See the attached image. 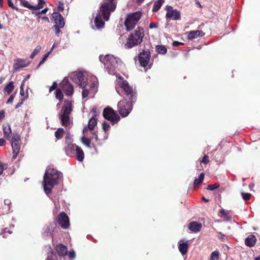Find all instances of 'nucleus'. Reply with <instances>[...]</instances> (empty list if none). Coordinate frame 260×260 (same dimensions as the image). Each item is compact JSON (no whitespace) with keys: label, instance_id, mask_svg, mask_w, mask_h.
<instances>
[{"label":"nucleus","instance_id":"nucleus-1","mask_svg":"<svg viewBox=\"0 0 260 260\" xmlns=\"http://www.w3.org/2000/svg\"><path fill=\"white\" fill-rule=\"evenodd\" d=\"M100 61L104 63L105 69L108 74L116 75L118 79L117 83L123 90L125 96L123 100L119 101L117 104L118 110L122 117L127 116L133 108V103L136 101V92L134 88L131 87L128 82L123 80V78L116 74L120 69L122 62L121 60L113 55H107L100 56Z\"/></svg>","mask_w":260,"mask_h":260},{"label":"nucleus","instance_id":"nucleus-2","mask_svg":"<svg viewBox=\"0 0 260 260\" xmlns=\"http://www.w3.org/2000/svg\"><path fill=\"white\" fill-rule=\"evenodd\" d=\"M62 180V173L52 166H48L46 170L42 182L46 194L49 197L53 187L61 182Z\"/></svg>","mask_w":260,"mask_h":260},{"label":"nucleus","instance_id":"nucleus-3","mask_svg":"<svg viewBox=\"0 0 260 260\" xmlns=\"http://www.w3.org/2000/svg\"><path fill=\"white\" fill-rule=\"evenodd\" d=\"M116 7V2L115 0H104L100 10L96 14L94 18V24L96 28L103 27L105 23L102 19L103 18L107 21L109 20L111 12H113Z\"/></svg>","mask_w":260,"mask_h":260},{"label":"nucleus","instance_id":"nucleus-4","mask_svg":"<svg viewBox=\"0 0 260 260\" xmlns=\"http://www.w3.org/2000/svg\"><path fill=\"white\" fill-rule=\"evenodd\" d=\"M144 36V30L142 28L138 27L135 32L129 36L124 45L125 48L130 49L140 44L143 41Z\"/></svg>","mask_w":260,"mask_h":260},{"label":"nucleus","instance_id":"nucleus-5","mask_svg":"<svg viewBox=\"0 0 260 260\" xmlns=\"http://www.w3.org/2000/svg\"><path fill=\"white\" fill-rule=\"evenodd\" d=\"M72 110V103L68 100L64 101L63 108L61 111L60 118L62 125L68 126L70 124L69 115Z\"/></svg>","mask_w":260,"mask_h":260},{"label":"nucleus","instance_id":"nucleus-6","mask_svg":"<svg viewBox=\"0 0 260 260\" xmlns=\"http://www.w3.org/2000/svg\"><path fill=\"white\" fill-rule=\"evenodd\" d=\"M142 16L141 11H137L127 15L124 21L126 29L129 31L133 29Z\"/></svg>","mask_w":260,"mask_h":260},{"label":"nucleus","instance_id":"nucleus-7","mask_svg":"<svg viewBox=\"0 0 260 260\" xmlns=\"http://www.w3.org/2000/svg\"><path fill=\"white\" fill-rule=\"evenodd\" d=\"M71 78L80 87L82 88L86 87L87 81L83 72L80 71L73 73L71 75Z\"/></svg>","mask_w":260,"mask_h":260},{"label":"nucleus","instance_id":"nucleus-8","mask_svg":"<svg viewBox=\"0 0 260 260\" xmlns=\"http://www.w3.org/2000/svg\"><path fill=\"white\" fill-rule=\"evenodd\" d=\"M103 116L105 118L113 122H117L119 121V116L111 108H106L103 111Z\"/></svg>","mask_w":260,"mask_h":260},{"label":"nucleus","instance_id":"nucleus-9","mask_svg":"<svg viewBox=\"0 0 260 260\" xmlns=\"http://www.w3.org/2000/svg\"><path fill=\"white\" fill-rule=\"evenodd\" d=\"M166 17L167 19L177 20L180 19V13L176 9H173L171 6H167Z\"/></svg>","mask_w":260,"mask_h":260},{"label":"nucleus","instance_id":"nucleus-10","mask_svg":"<svg viewBox=\"0 0 260 260\" xmlns=\"http://www.w3.org/2000/svg\"><path fill=\"white\" fill-rule=\"evenodd\" d=\"M57 222L62 229H67L70 226L69 217L64 212H61L59 214Z\"/></svg>","mask_w":260,"mask_h":260},{"label":"nucleus","instance_id":"nucleus-11","mask_svg":"<svg viewBox=\"0 0 260 260\" xmlns=\"http://www.w3.org/2000/svg\"><path fill=\"white\" fill-rule=\"evenodd\" d=\"M150 52L148 51H144L139 54V61L142 67H146L150 59Z\"/></svg>","mask_w":260,"mask_h":260},{"label":"nucleus","instance_id":"nucleus-12","mask_svg":"<svg viewBox=\"0 0 260 260\" xmlns=\"http://www.w3.org/2000/svg\"><path fill=\"white\" fill-rule=\"evenodd\" d=\"M62 89L67 95H72L74 92L73 86L69 83L67 79H64L61 82Z\"/></svg>","mask_w":260,"mask_h":260},{"label":"nucleus","instance_id":"nucleus-13","mask_svg":"<svg viewBox=\"0 0 260 260\" xmlns=\"http://www.w3.org/2000/svg\"><path fill=\"white\" fill-rule=\"evenodd\" d=\"M30 61L27 59L17 58L14 60L13 68L14 70L18 71L21 68L27 67Z\"/></svg>","mask_w":260,"mask_h":260},{"label":"nucleus","instance_id":"nucleus-14","mask_svg":"<svg viewBox=\"0 0 260 260\" xmlns=\"http://www.w3.org/2000/svg\"><path fill=\"white\" fill-rule=\"evenodd\" d=\"M52 17L55 23L54 26H60L63 27L64 26V22L62 15L58 12H53L52 14Z\"/></svg>","mask_w":260,"mask_h":260},{"label":"nucleus","instance_id":"nucleus-15","mask_svg":"<svg viewBox=\"0 0 260 260\" xmlns=\"http://www.w3.org/2000/svg\"><path fill=\"white\" fill-rule=\"evenodd\" d=\"M79 146L74 144H68L66 147L65 151L67 155L69 156H72L75 154V152Z\"/></svg>","mask_w":260,"mask_h":260},{"label":"nucleus","instance_id":"nucleus-16","mask_svg":"<svg viewBox=\"0 0 260 260\" xmlns=\"http://www.w3.org/2000/svg\"><path fill=\"white\" fill-rule=\"evenodd\" d=\"M83 134L84 136L81 138V141L82 143L85 145L86 147L89 148L90 144V139L87 136L89 135V133H88V129L87 127H84L83 130Z\"/></svg>","mask_w":260,"mask_h":260},{"label":"nucleus","instance_id":"nucleus-17","mask_svg":"<svg viewBox=\"0 0 260 260\" xmlns=\"http://www.w3.org/2000/svg\"><path fill=\"white\" fill-rule=\"evenodd\" d=\"M205 33L202 31L200 30H192L188 32L187 39L193 40L198 38L200 36H203Z\"/></svg>","mask_w":260,"mask_h":260},{"label":"nucleus","instance_id":"nucleus-18","mask_svg":"<svg viewBox=\"0 0 260 260\" xmlns=\"http://www.w3.org/2000/svg\"><path fill=\"white\" fill-rule=\"evenodd\" d=\"M55 249L60 256H64L67 254V247L62 244L57 245Z\"/></svg>","mask_w":260,"mask_h":260},{"label":"nucleus","instance_id":"nucleus-19","mask_svg":"<svg viewBox=\"0 0 260 260\" xmlns=\"http://www.w3.org/2000/svg\"><path fill=\"white\" fill-rule=\"evenodd\" d=\"M202 228V224L197 222L193 221L188 224L189 230L194 233L200 231Z\"/></svg>","mask_w":260,"mask_h":260},{"label":"nucleus","instance_id":"nucleus-20","mask_svg":"<svg viewBox=\"0 0 260 260\" xmlns=\"http://www.w3.org/2000/svg\"><path fill=\"white\" fill-rule=\"evenodd\" d=\"M97 124V118L91 117L89 120L88 126L86 127L88 129V133H93L94 127Z\"/></svg>","mask_w":260,"mask_h":260},{"label":"nucleus","instance_id":"nucleus-21","mask_svg":"<svg viewBox=\"0 0 260 260\" xmlns=\"http://www.w3.org/2000/svg\"><path fill=\"white\" fill-rule=\"evenodd\" d=\"M188 247V245L187 241L185 242H182L181 241H180L178 242V249L182 255H185L187 253Z\"/></svg>","mask_w":260,"mask_h":260},{"label":"nucleus","instance_id":"nucleus-22","mask_svg":"<svg viewBox=\"0 0 260 260\" xmlns=\"http://www.w3.org/2000/svg\"><path fill=\"white\" fill-rule=\"evenodd\" d=\"M11 146L12 147L13 153L12 159H15L16 158L18 154L19 153L20 149V143H18V142L12 143Z\"/></svg>","mask_w":260,"mask_h":260},{"label":"nucleus","instance_id":"nucleus-23","mask_svg":"<svg viewBox=\"0 0 260 260\" xmlns=\"http://www.w3.org/2000/svg\"><path fill=\"white\" fill-rule=\"evenodd\" d=\"M256 242V238L253 235H250L247 237L245 240L246 245L249 247H252L254 245Z\"/></svg>","mask_w":260,"mask_h":260},{"label":"nucleus","instance_id":"nucleus-24","mask_svg":"<svg viewBox=\"0 0 260 260\" xmlns=\"http://www.w3.org/2000/svg\"><path fill=\"white\" fill-rule=\"evenodd\" d=\"M3 132L4 137L7 140H10L11 129L10 126L9 124H6L3 126Z\"/></svg>","mask_w":260,"mask_h":260},{"label":"nucleus","instance_id":"nucleus-25","mask_svg":"<svg viewBox=\"0 0 260 260\" xmlns=\"http://www.w3.org/2000/svg\"><path fill=\"white\" fill-rule=\"evenodd\" d=\"M219 213L221 214L220 216L223 218L224 220L226 221H230L231 220L232 217L229 215V211H225L223 209H222L220 210Z\"/></svg>","mask_w":260,"mask_h":260},{"label":"nucleus","instance_id":"nucleus-26","mask_svg":"<svg viewBox=\"0 0 260 260\" xmlns=\"http://www.w3.org/2000/svg\"><path fill=\"white\" fill-rule=\"evenodd\" d=\"M75 154L76 155V158L79 161H82L84 158V153L82 149L80 147L77 148Z\"/></svg>","mask_w":260,"mask_h":260},{"label":"nucleus","instance_id":"nucleus-27","mask_svg":"<svg viewBox=\"0 0 260 260\" xmlns=\"http://www.w3.org/2000/svg\"><path fill=\"white\" fill-rule=\"evenodd\" d=\"M99 83L98 80L95 77L92 79V84L90 86V90L93 93V95H94L95 92L97 91L98 88Z\"/></svg>","mask_w":260,"mask_h":260},{"label":"nucleus","instance_id":"nucleus-28","mask_svg":"<svg viewBox=\"0 0 260 260\" xmlns=\"http://www.w3.org/2000/svg\"><path fill=\"white\" fill-rule=\"evenodd\" d=\"M14 86L12 81L10 82L4 88V92L10 94L14 90Z\"/></svg>","mask_w":260,"mask_h":260},{"label":"nucleus","instance_id":"nucleus-29","mask_svg":"<svg viewBox=\"0 0 260 260\" xmlns=\"http://www.w3.org/2000/svg\"><path fill=\"white\" fill-rule=\"evenodd\" d=\"M165 2V0H158L154 3L152 11L154 12H157Z\"/></svg>","mask_w":260,"mask_h":260},{"label":"nucleus","instance_id":"nucleus-30","mask_svg":"<svg viewBox=\"0 0 260 260\" xmlns=\"http://www.w3.org/2000/svg\"><path fill=\"white\" fill-rule=\"evenodd\" d=\"M54 223H50L44 228L45 233L46 236L50 235L54 229Z\"/></svg>","mask_w":260,"mask_h":260},{"label":"nucleus","instance_id":"nucleus-31","mask_svg":"<svg viewBox=\"0 0 260 260\" xmlns=\"http://www.w3.org/2000/svg\"><path fill=\"white\" fill-rule=\"evenodd\" d=\"M204 173H202L200 174V175L199 176L198 178L195 179L194 181V187L197 186L201 184L204 180Z\"/></svg>","mask_w":260,"mask_h":260},{"label":"nucleus","instance_id":"nucleus-32","mask_svg":"<svg viewBox=\"0 0 260 260\" xmlns=\"http://www.w3.org/2000/svg\"><path fill=\"white\" fill-rule=\"evenodd\" d=\"M156 51L161 54H165L167 53V48L164 46L157 45L156 46Z\"/></svg>","mask_w":260,"mask_h":260},{"label":"nucleus","instance_id":"nucleus-33","mask_svg":"<svg viewBox=\"0 0 260 260\" xmlns=\"http://www.w3.org/2000/svg\"><path fill=\"white\" fill-rule=\"evenodd\" d=\"M64 129L63 128H59L55 132V136L57 139H59L62 137Z\"/></svg>","mask_w":260,"mask_h":260},{"label":"nucleus","instance_id":"nucleus-34","mask_svg":"<svg viewBox=\"0 0 260 260\" xmlns=\"http://www.w3.org/2000/svg\"><path fill=\"white\" fill-rule=\"evenodd\" d=\"M82 89H83V91L82 92V96L83 99L87 98L88 96V95H89V94L91 95L92 97L94 95H93V93L91 92V90H90V92H89L88 89L85 88V87L84 88H82Z\"/></svg>","mask_w":260,"mask_h":260},{"label":"nucleus","instance_id":"nucleus-35","mask_svg":"<svg viewBox=\"0 0 260 260\" xmlns=\"http://www.w3.org/2000/svg\"><path fill=\"white\" fill-rule=\"evenodd\" d=\"M219 253L218 251L215 250L211 254L210 260H218Z\"/></svg>","mask_w":260,"mask_h":260},{"label":"nucleus","instance_id":"nucleus-36","mask_svg":"<svg viewBox=\"0 0 260 260\" xmlns=\"http://www.w3.org/2000/svg\"><path fill=\"white\" fill-rule=\"evenodd\" d=\"M10 140L11 143H17V142L20 143V136L18 134H14V135H13L12 138L11 139L10 138Z\"/></svg>","mask_w":260,"mask_h":260},{"label":"nucleus","instance_id":"nucleus-37","mask_svg":"<svg viewBox=\"0 0 260 260\" xmlns=\"http://www.w3.org/2000/svg\"><path fill=\"white\" fill-rule=\"evenodd\" d=\"M45 3V0H39L38 4L34 6V10H39L43 7V4Z\"/></svg>","mask_w":260,"mask_h":260},{"label":"nucleus","instance_id":"nucleus-38","mask_svg":"<svg viewBox=\"0 0 260 260\" xmlns=\"http://www.w3.org/2000/svg\"><path fill=\"white\" fill-rule=\"evenodd\" d=\"M55 97L57 99L61 101L63 97V93L60 89H57L55 91Z\"/></svg>","mask_w":260,"mask_h":260},{"label":"nucleus","instance_id":"nucleus-39","mask_svg":"<svg viewBox=\"0 0 260 260\" xmlns=\"http://www.w3.org/2000/svg\"><path fill=\"white\" fill-rule=\"evenodd\" d=\"M20 3L24 7L28 8L30 10H34V6L30 5L29 3H28V2L25 0H22L20 2Z\"/></svg>","mask_w":260,"mask_h":260},{"label":"nucleus","instance_id":"nucleus-40","mask_svg":"<svg viewBox=\"0 0 260 260\" xmlns=\"http://www.w3.org/2000/svg\"><path fill=\"white\" fill-rule=\"evenodd\" d=\"M41 50V47L39 45L37 46L33 51L32 53L30 56V57L32 59L38 53L40 52Z\"/></svg>","mask_w":260,"mask_h":260},{"label":"nucleus","instance_id":"nucleus-41","mask_svg":"<svg viewBox=\"0 0 260 260\" xmlns=\"http://www.w3.org/2000/svg\"><path fill=\"white\" fill-rule=\"evenodd\" d=\"M50 54V52H48L44 55L43 58L40 61L38 67H37V69H38L40 66H41L42 64L44 63V62L46 60L47 58L48 57Z\"/></svg>","mask_w":260,"mask_h":260},{"label":"nucleus","instance_id":"nucleus-42","mask_svg":"<svg viewBox=\"0 0 260 260\" xmlns=\"http://www.w3.org/2000/svg\"><path fill=\"white\" fill-rule=\"evenodd\" d=\"M100 113V112L98 111L97 108L96 107H93L91 110L90 114H91V117H95L98 115Z\"/></svg>","mask_w":260,"mask_h":260},{"label":"nucleus","instance_id":"nucleus-43","mask_svg":"<svg viewBox=\"0 0 260 260\" xmlns=\"http://www.w3.org/2000/svg\"><path fill=\"white\" fill-rule=\"evenodd\" d=\"M219 185L217 183L214 184L209 185L207 187V189L210 190H214L219 187Z\"/></svg>","mask_w":260,"mask_h":260},{"label":"nucleus","instance_id":"nucleus-44","mask_svg":"<svg viewBox=\"0 0 260 260\" xmlns=\"http://www.w3.org/2000/svg\"><path fill=\"white\" fill-rule=\"evenodd\" d=\"M241 195H242L243 199L245 201L249 200L251 196L250 193H245V192H242Z\"/></svg>","mask_w":260,"mask_h":260},{"label":"nucleus","instance_id":"nucleus-45","mask_svg":"<svg viewBox=\"0 0 260 260\" xmlns=\"http://www.w3.org/2000/svg\"><path fill=\"white\" fill-rule=\"evenodd\" d=\"M7 165L6 164H3L0 161V175H1L4 170L7 168Z\"/></svg>","mask_w":260,"mask_h":260},{"label":"nucleus","instance_id":"nucleus-46","mask_svg":"<svg viewBox=\"0 0 260 260\" xmlns=\"http://www.w3.org/2000/svg\"><path fill=\"white\" fill-rule=\"evenodd\" d=\"M69 257L71 259H74L76 257V253L74 250H71L69 252H67V254Z\"/></svg>","mask_w":260,"mask_h":260},{"label":"nucleus","instance_id":"nucleus-47","mask_svg":"<svg viewBox=\"0 0 260 260\" xmlns=\"http://www.w3.org/2000/svg\"><path fill=\"white\" fill-rule=\"evenodd\" d=\"M110 128V125L106 122H104L103 123V129L105 132L108 131Z\"/></svg>","mask_w":260,"mask_h":260},{"label":"nucleus","instance_id":"nucleus-48","mask_svg":"<svg viewBox=\"0 0 260 260\" xmlns=\"http://www.w3.org/2000/svg\"><path fill=\"white\" fill-rule=\"evenodd\" d=\"M12 233L8 229L6 228L3 233H2L3 237L6 238L8 234H10Z\"/></svg>","mask_w":260,"mask_h":260},{"label":"nucleus","instance_id":"nucleus-49","mask_svg":"<svg viewBox=\"0 0 260 260\" xmlns=\"http://www.w3.org/2000/svg\"><path fill=\"white\" fill-rule=\"evenodd\" d=\"M209 162V159L208 156L205 155L201 160V162L207 164Z\"/></svg>","mask_w":260,"mask_h":260},{"label":"nucleus","instance_id":"nucleus-50","mask_svg":"<svg viewBox=\"0 0 260 260\" xmlns=\"http://www.w3.org/2000/svg\"><path fill=\"white\" fill-rule=\"evenodd\" d=\"M7 1L8 4L10 7L16 10H18V8L14 6L11 0H7Z\"/></svg>","mask_w":260,"mask_h":260},{"label":"nucleus","instance_id":"nucleus-51","mask_svg":"<svg viewBox=\"0 0 260 260\" xmlns=\"http://www.w3.org/2000/svg\"><path fill=\"white\" fill-rule=\"evenodd\" d=\"M72 137L70 134H67L66 137V141L68 144H70L72 142Z\"/></svg>","mask_w":260,"mask_h":260},{"label":"nucleus","instance_id":"nucleus-52","mask_svg":"<svg viewBox=\"0 0 260 260\" xmlns=\"http://www.w3.org/2000/svg\"><path fill=\"white\" fill-rule=\"evenodd\" d=\"M158 23L151 22V23H150V24H149V28H150V29L157 28V27H158Z\"/></svg>","mask_w":260,"mask_h":260},{"label":"nucleus","instance_id":"nucleus-53","mask_svg":"<svg viewBox=\"0 0 260 260\" xmlns=\"http://www.w3.org/2000/svg\"><path fill=\"white\" fill-rule=\"evenodd\" d=\"M57 87V84L56 82H54L53 83L52 85L49 88V92H51L54 89H55Z\"/></svg>","mask_w":260,"mask_h":260},{"label":"nucleus","instance_id":"nucleus-54","mask_svg":"<svg viewBox=\"0 0 260 260\" xmlns=\"http://www.w3.org/2000/svg\"><path fill=\"white\" fill-rule=\"evenodd\" d=\"M14 99V94H12L7 102V104H12Z\"/></svg>","mask_w":260,"mask_h":260},{"label":"nucleus","instance_id":"nucleus-55","mask_svg":"<svg viewBox=\"0 0 260 260\" xmlns=\"http://www.w3.org/2000/svg\"><path fill=\"white\" fill-rule=\"evenodd\" d=\"M58 9L60 11H62L64 10V4L63 3L59 2V5L58 7Z\"/></svg>","mask_w":260,"mask_h":260},{"label":"nucleus","instance_id":"nucleus-56","mask_svg":"<svg viewBox=\"0 0 260 260\" xmlns=\"http://www.w3.org/2000/svg\"><path fill=\"white\" fill-rule=\"evenodd\" d=\"M54 27L55 29V34L58 35L61 32L60 29L62 27L58 26H57V27L56 26H54Z\"/></svg>","mask_w":260,"mask_h":260},{"label":"nucleus","instance_id":"nucleus-57","mask_svg":"<svg viewBox=\"0 0 260 260\" xmlns=\"http://www.w3.org/2000/svg\"><path fill=\"white\" fill-rule=\"evenodd\" d=\"M183 43H181V42H178V41H174L173 43V45L174 46H177L178 45H183Z\"/></svg>","mask_w":260,"mask_h":260},{"label":"nucleus","instance_id":"nucleus-58","mask_svg":"<svg viewBox=\"0 0 260 260\" xmlns=\"http://www.w3.org/2000/svg\"><path fill=\"white\" fill-rule=\"evenodd\" d=\"M5 144H6L5 140L3 138H1L0 139V146H4L5 145Z\"/></svg>","mask_w":260,"mask_h":260},{"label":"nucleus","instance_id":"nucleus-59","mask_svg":"<svg viewBox=\"0 0 260 260\" xmlns=\"http://www.w3.org/2000/svg\"><path fill=\"white\" fill-rule=\"evenodd\" d=\"M5 116V112L3 110L0 111V120Z\"/></svg>","mask_w":260,"mask_h":260},{"label":"nucleus","instance_id":"nucleus-60","mask_svg":"<svg viewBox=\"0 0 260 260\" xmlns=\"http://www.w3.org/2000/svg\"><path fill=\"white\" fill-rule=\"evenodd\" d=\"M91 134L93 135L92 138H93V136H94L95 140L96 141H97L98 140V135L96 134L95 131H93V133H91Z\"/></svg>","mask_w":260,"mask_h":260},{"label":"nucleus","instance_id":"nucleus-61","mask_svg":"<svg viewBox=\"0 0 260 260\" xmlns=\"http://www.w3.org/2000/svg\"><path fill=\"white\" fill-rule=\"evenodd\" d=\"M224 235L221 232L219 233L218 238L221 239V240H223Z\"/></svg>","mask_w":260,"mask_h":260},{"label":"nucleus","instance_id":"nucleus-62","mask_svg":"<svg viewBox=\"0 0 260 260\" xmlns=\"http://www.w3.org/2000/svg\"><path fill=\"white\" fill-rule=\"evenodd\" d=\"M47 11H48V8H45L41 11L40 13L46 14V12H47Z\"/></svg>","mask_w":260,"mask_h":260},{"label":"nucleus","instance_id":"nucleus-63","mask_svg":"<svg viewBox=\"0 0 260 260\" xmlns=\"http://www.w3.org/2000/svg\"><path fill=\"white\" fill-rule=\"evenodd\" d=\"M4 203L5 205H9L11 203V201L8 199H6L4 201Z\"/></svg>","mask_w":260,"mask_h":260},{"label":"nucleus","instance_id":"nucleus-64","mask_svg":"<svg viewBox=\"0 0 260 260\" xmlns=\"http://www.w3.org/2000/svg\"><path fill=\"white\" fill-rule=\"evenodd\" d=\"M23 86V84H22L21 85V87H20V94L22 95H23V94L24 93Z\"/></svg>","mask_w":260,"mask_h":260}]
</instances>
